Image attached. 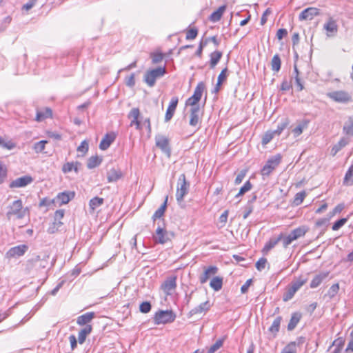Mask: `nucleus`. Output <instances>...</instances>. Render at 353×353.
Segmentation results:
<instances>
[{
	"label": "nucleus",
	"mask_w": 353,
	"mask_h": 353,
	"mask_svg": "<svg viewBox=\"0 0 353 353\" xmlns=\"http://www.w3.org/2000/svg\"><path fill=\"white\" fill-rule=\"evenodd\" d=\"M28 250V246L25 244L19 245L11 248L6 254L8 259L19 257L23 256Z\"/></svg>",
	"instance_id": "7"
},
{
	"label": "nucleus",
	"mask_w": 353,
	"mask_h": 353,
	"mask_svg": "<svg viewBox=\"0 0 353 353\" xmlns=\"http://www.w3.org/2000/svg\"><path fill=\"white\" fill-rule=\"evenodd\" d=\"M139 310L142 313H148L151 310V304L148 301H145L141 303Z\"/></svg>",
	"instance_id": "57"
},
{
	"label": "nucleus",
	"mask_w": 353,
	"mask_h": 353,
	"mask_svg": "<svg viewBox=\"0 0 353 353\" xmlns=\"http://www.w3.org/2000/svg\"><path fill=\"white\" fill-rule=\"evenodd\" d=\"M307 230L305 227H299L294 230H293L290 234L291 235L292 239L294 241L298 239L300 237L303 236L307 232Z\"/></svg>",
	"instance_id": "32"
},
{
	"label": "nucleus",
	"mask_w": 353,
	"mask_h": 353,
	"mask_svg": "<svg viewBox=\"0 0 353 353\" xmlns=\"http://www.w3.org/2000/svg\"><path fill=\"white\" fill-rule=\"evenodd\" d=\"M74 165V162H68L63 165L62 171L64 173L70 172L72 170H73Z\"/></svg>",
	"instance_id": "64"
},
{
	"label": "nucleus",
	"mask_w": 353,
	"mask_h": 353,
	"mask_svg": "<svg viewBox=\"0 0 353 353\" xmlns=\"http://www.w3.org/2000/svg\"><path fill=\"white\" fill-rule=\"evenodd\" d=\"M168 196L165 197V201L157 209L152 216V219L154 221L157 219L161 218L165 213L166 207H167V201H168Z\"/></svg>",
	"instance_id": "35"
},
{
	"label": "nucleus",
	"mask_w": 353,
	"mask_h": 353,
	"mask_svg": "<svg viewBox=\"0 0 353 353\" xmlns=\"http://www.w3.org/2000/svg\"><path fill=\"white\" fill-rule=\"evenodd\" d=\"M205 90V84L203 82H199L194 89L193 96L196 97L199 101L201 99L202 94Z\"/></svg>",
	"instance_id": "41"
},
{
	"label": "nucleus",
	"mask_w": 353,
	"mask_h": 353,
	"mask_svg": "<svg viewBox=\"0 0 353 353\" xmlns=\"http://www.w3.org/2000/svg\"><path fill=\"white\" fill-rule=\"evenodd\" d=\"M329 274V272H321L316 275H315V276L313 278V279L312 280L311 283H310V288H317L321 283L322 281L326 279L327 277Z\"/></svg>",
	"instance_id": "24"
},
{
	"label": "nucleus",
	"mask_w": 353,
	"mask_h": 353,
	"mask_svg": "<svg viewBox=\"0 0 353 353\" xmlns=\"http://www.w3.org/2000/svg\"><path fill=\"white\" fill-rule=\"evenodd\" d=\"M282 321V317L279 316L276 317L272 324V325L269 328V331L276 335L280 329V325Z\"/></svg>",
	"instance_id": "36"
},
{
	"label": "nucleus",
	"mask_w": 353,
	"mask_h": 353,
	"mask_svg": "<svg viewBox=\"0 0 353 353\" xmlns=\"http://www.w3.org/2000/svg\"><path fill=\"white\" fill-rule=\"evenodd\" d=\"M210 307H211V304H210V301H206L204 303H201L197 307H195L193 309H192L190 311L189 314H190V316H193L194 314H201L203 312L205 313L207 311H208L210 309Z\"/></svg>",
	"instance_id": "19"
},
{
	"label": "nucleus",
	"mask_w": 353,
	"mask_h": 353,
	"mask_svg": "<svg viewBox=\"0 0 353 353\" xmlns=\"http://www.w3.org/2000/svg\"><path fill=\"white\" fill-rule=\"evenodd\" d=\"M222 55V52L218 50L214 51L210 54V65L211 68H214L217 65V63L221 59Z\"/></svg>",
	"instance_id": "31"
},
{
	"label": "nucleus",
	"mask_w": 353,
	"mask_h": 353,
	"mask_svg": "<svg viewBox=\"0 0 353 353\" xmlns=\"http://www.w3.org/2000/svg\"><path fill=\"white\" fill-rule=\"evenodd\" d=\"M176 278L170 276L161 285V288L166 295H171L176 288Z\"/></svg>",
	"instance_id": "10"
},
{
	"label": "nucleus",
	"mask_w": 353,
	"mask_h": 353,
	"mask_svg": "<svg viewBox=\"0 0 353 353\" xmlns=\"http://www.w3.org/2000/svg\"><path fill=\"white\" fill-rule=\"evenodd\" d=\"M64 210H58L54 213V224L58 226H60L63 223L60 221L61 219L64 216Z\"/></svg>",
	"instance_id": "45"
},
{
	"label": "nucleus",
	"mask_w": 353,
	"mask_h": 353,
	"mask_svg": "<svg viewBox=\"0 0 353 353\" xmlns=\"http://www.w3.org/2000/svg\"><path fill=\"white\" fill-rule=\"evenodd\" d=\"M176 315L172 310H160L155 314V324H165L172 323L175 320Z\"/></svg>",
	"instance_id": "6"
},
{
	"label": "nucleus",
	"mask_w": 353,
	"mask_h": 353,
	"mask_svg": "<svg viewBox=\"0 0 353 353\" xmlns=\"http://www.w3.org/2000/svg\"><path fill=\"white\" fill-rule=\"evenodd\" d=\"M306 196V193L305 191L299 192L296 194L293 203L295 205H299L303 201Z\"/></svg>",
	"instance_id": "44"
},
{
	"label": "nucleus",
	"mask_w": 353,
	"mask_h": 353,
	"mask_svg": "<svg viewBox=\"0 0 353 353\" xmlns=\"http://www.w3.org/2000/svg\"><path fill=\"white\" fill-rule=\"evenodd\" d=\"M292 88V83L286 79H284L281 85V90L283 91H288Z\"/></svg>",
	"instance_id": "63"
},
{
	"label": "nucleus",
	"mask_w": 353,
	"mask_h": 353,
	"mask_svg": "<svg viewBox=\"0 0 353 353\" xmlns=\"http://www.w3.org/2000/svg\"><path fill=\"white\" fill-rule=\"evenodd\" d=\"M276 133L274 131H268L265 133V134L262 137L261 143L263 145H267L270 143L272 139L274 138Z\"/></svg>",
	"instance_id": "43"
},
{
	"label": "nucleus",
	"mask_w": 353,
	"mask_h": 353,
	"mask_svg": "<svg viewBox=\"0 0 353 353\" xmlns=\"http://www.w3.org/2000/svg\"><path fill=\"white\" fill-rule=\"evenodd\" d=\"M343 183L346 186L353 185V165L346 172Z\"/></svg>",
	"instance_id": "34"
},
{
	"label": "nucleus",
	"mask_w": 353,
	"mask_h": 353,
	"mask_svg": "<svg viewBox=\"0 0 353 353\" xmlns=\"http://www.w3.org/2000/svg\"><path fill=\"white\" fill-rule=\"evenodd\" d=\"M199 102V100L192 95V97L187 99L185 102V105L190 106L191 108L200 107Z\"/></svg>",
	"instance_id": "49"
},
{
	"label": "nucleus",
	"mask_w": 353,
	"mask_h": 353,
	"mask_svg": "<svg viewBox=\"0 0 353 353\" xmlns=\"http://www.w3.org/2000/svg\"><path fill=\"white\" fill-rule=\"evenodd\" d=\"M95 316V313L89 312L79 316L77 319V323L79 325H88Z\"/></svg>",
	"instance_id": "20"
},
{
	"label": "nucleus",
	"mask_w": 353,
	"mask_h": 353,
	"mask_svg": "<svg viewBox=\"0 0 353 353\" xmlns=\"http://www.w3.org/2000/svg\"><path fill=\"white\" fill-rule=\"evenodd\" d=\"M152 61L154 64L158 63L163 60V56L161 53H153L151 54Z\"/></svg>",
	"instance_id": "62"
},
{
	"label": "nucleus",
	"mask_w": 353,
	"mask_h": 353,
	"mask_svg": "<svg viewBox=\"0 0 353 353\" xmlns=\"http://www.w3.org/2000/svg\"><path fill=\"white\" fill-rule=\"evenodd\" d=\"M139 115H140L139 110L136 108H132L128 114L129 119H131L130 125L131 126H132L134 125H136V128L137 130L141 129V124L140 121H139Z\"/></svg>",
	"instance_id": "18"
},
{
	"label": "nucleus",
	"mask_w": 353,
	"mask_h": 353,
	"mask_svg": "<svg viewBox=\"0 0 353 353\" xmlns=\"http://www.w3.org/2000/svg\"><path fill=\"white\" fill-rule=\"evenodd\" d=\"M227 72H228V68H225L222 70L221 73L218 76L217 81H218V86H221L223 81H225L227 78Z\"/></svg>",
	"instance_id": "55"
},
{
	"label": "nucleus",
	"mask_w": 353,
	"mask_h": 353,
	"mask_svg": "<svg viewBox=\"0 0 353 353\" xmlns=\"http://www.w3.org/2000/svg\"><path fill=\"white\" fill-rule=\"evenodd\" d=\"M190 183L187 181L185 174H181L178 179L176 199L181 204L183 201L184 196L188 193Z\"/></svg>",
	"instance_id": "3"
},
{
	"label": "nucleus",
	"mask_w": 353,
	"mask_h": 353,
	"mask_svg": "<svg viewBox=\"0 0 353 353\" xmlns=\"http://www.w3.org/2000/svg\"><path fill=\"white\" fill-rule=\"evenodd\" d=\"M157 243L164 244L170 240L168 232L163 228L159 226L156 230V235L154 236Z\"/></svg>",
	"instance_id": "14"
},
{
	"label": "nucleus",
	"mask_w": 353,
	"mask_h": 353,
	"mask_svg": "<svg viewBox=\"0 0 353 353\" xmlns=\"http://www.w3.org/2000/svg\"><path fill=\"white\" fill-rule=\"evenodd\" d=\"M190 125L191 126H196L200 121L201 113V107H196L190 108Z\"/></svg>",
	"instance_id": "15"
},
{
	"label": "nucleus",
	"mask_w": 353,
	"mask_h": 353,
	"mask_svg": "<svg viewBox=\"0 0 353 353\" xmlns=\"http://www.w3.org/2000/svg\"><path fill=\"white\" fill-rule=\"evenodd\" d=\"M307 282V279H302L300 277L296 281H293L291 283V286L297 292L301 286H303Z\"/></svg>",
	"instance_id": "48"
},
{
	"label": "nucleus",
	"mask_w": 353,
	"mask_h": 353,
	"mask_svg": "<svg viewBox=\"0 0 353 353\" xmlns=\"http://www.w3.org/2000/svg\"><path fill=\"white\" fill-rule=\"evenodd\" d=\"M266 263L267 259L265 258L262 257L259 259V260L256 263V268L259 271H261L265 268Z\"/></svg>",
	"instance_id": "59"
},
{
	"label": "nucleus",
	"mask_w": 353,
	"mask_h": 353,
	"mask_svg": "<svg viewBox=\"0 0 353 353\" xmlns=\"http://www.w3.org/2000/svg\"><path fill=\"white\" fill-rule=\"evenodd\" d=\"M319 14V10L314 7H310L303 10L299 16V21L312 20Z\"/></svg>",
	"instance_id": "11"
},
{
	"label": "nucleus",
	"mask_w": 353,
	"mask_h": 353,
	"mask_svg": "<svg viewBox=\"0 0 353 353\" xmlns=\"http://www.w3.org/2000/svg\"><path fill=\"white\" fill-rule=\"evenodd\" d=\"M282 239V234H280L277 238L270 239L265 245L263 252L267 254L270 250L275 247V245Z\"/></svg>",
	"instance_id": "26"
},
{
	"label": "nucleus",
	"mask_w": 353,
	"mask_h": 353,
	"mask_svg": "<svg viewBox=\"0 0 353 353\" xmlns=\"http://www.w3.org/2000/svg\"><path fill=\"white\" fill-rule=\"evenodd\" d=\"M210 285L214 291L220 290L223 286V278L220 276L213 277L210 281Z\"/></svg>",
	"instance_id": "33"
},
{
	"label": "nucleus",
	"mask_w": 353,
	"mask_h": 353,
	"mask_svg": "<svg viewBox=\"0 0 353 353\" xmlns=\"http://www.w3.org/2000/svg\"><path fill=\"white\" fill-rule=\"evenodd\" d=\"M339 285L338 283L333 284L327 292V295L330 296V298H333L339 292Z\"/></svg>",
	"instance_id": "53"
},
{
	"label": "nucleus",
	"mask_w": 353,
	"mask_h": 353,
	"mask_svg": "<svg viewBox=\"0 0 353 353\" xmlns=\"http://www.w3.org/2000/svg\"><path fill=\"white\" fill-rule=\"evenodd\" d=\"M281 159L282 156L280 154L272 156L268 159L266 163L261 170V174L263 179L270 176V174L279 166L281 162Z\"/></svg>",
	"instance_id": "2"
},
{
	"label": "nucleus",
	"mask_w": 353,
	"mask_h": 353,
	"mask_svg": "<svg viewBox=\"0 0 353 353\" xmlns=\"http://www.w3.org/2000/svg\"><path fill=\"white\" fill-rule=\"evenodd\" d=\"M74 192L59 193L57 196V201L60 205L67 204L74 197Z\"/></svg>",
	"instance_id": "25"
},
{
	"label": "nucleus",
	"mask_w": 353,
	"mask_h": 353,
	"mask_svg": "<svg viewBox=\"0 0 353 353\" xmlns=\"http://www.w3.org/2000/svg\"><path fill=\"white\" fill-rule=\"evenodd\" d=\"M33 181L32 176L25 175L13 180L9 185L10 188H24Z\"/></svg>",
	"instance_id": "9"
},
{
	"label": "nucleus",
	"mask_w": 353,
	"mask_h": 353,
	"mask_svg": "<svg viewBox=\"0 0 353 353\" xmlns=\"http://www.w3.org/2000/svg\"><path fill=\"white\" fill-rule=\"evenodd\" d=\"M344 206L343 204H339L337 205L332 212H330L329 214H328V216L331 219L332 217H333L335 214H338V213H340L343 209Z\"/></svg>",
	"instance_id": "60"
},
{
	"label": "nucleus",
	"mask_w": 353,
	"mask_h": 353,
	"mask_svg": "<svg viewBox=\"0 0 353 353\" xmlns=\"http://www.w3.org/2000/svg\"><path fill=\"white\" fill-rule=\"evenodd\" d=\"M289 119L284 118L281 121V122L279 123L276 130H274V132L276 133V134L280 135L281 132L289 125Z\"/></svg>",
	"instance_id": "39"
},
{
	"label": "nucleus",
	"mask_w": 353,
	"mask_h": 353,
	"mask_svg": "<svg viewBox=\"0 0 353 353\" xmlns=\"http://www.w3.org/2000/svg\"><path fill=\"white\" fill-rule=\"evenodd\" d=\"M323 28L327 31V36L329 37L336 35L338 32V25L332 17L327 19L323 26Z\"/></svg>",
	"instance_id": "12"
},
{
	"label": "nucleus",
	"mask_w": 353,
	"mask_h": 353,
	"mask_svg": "<svg viewBox=\"0 0 353 353\" xmlns=\"http://www.w3.org/2000/svg\"><path fill=\"white\" fill-rule=\"evenodd\" d=\"M165 73V67H158L147 71L144 76V81L148 86L153 87L155 85L156 80L164 76Z\"/></svg>",
	"instance_id": "5"
},
{
	"label": "nucleus",
	"mask_w": 353,
	"mask_h": 353,
	"mask_svg": "<svg viewBox=\"0 0 353 353\" xmlns=\"http://www.w3.org/2000/svg\"><path fill=\"white\" fill-rule=\"evenodd\" d=\"M7 208L6 216L9 220L12 218L22 219L30 213L29 208L23 207L21 199L14 201Z\"/></svg>",
	"instance_id": "1"
},
{
	"label": "nucleus",
	"mask_w": 353,
	"mask_h": 353,
	"mask_svg": "<svg viewBox=\"0 0 353 353\" xmlns=\"http://www.w3.org/2000/svg\"><path fill=\"white\" fill-rule=\"evenodd\" d=\"M121 176L122 172L120 170L112 168L107 172V179L109 183L115 182Z\"/></svg>",
	"instance_id": "23"
},
{
	"label": "nucleus",
	"mask_w": 353,
	"mask_h": 353,
	"mask_svg": "<svg viewBox=\"0 0 353 353\" xmlns=\"http://www.w3.org/2000/svg\"><path fill=\"white\" fill-rule=\"evenodd\" d=\"M52 110L50 108H45L42 110L37 112L36 121H42L44 119L52 117Z\"/></svg>",
	"instance_id": "27"
},
{
	"label": "nucleus",
	"mask_w": 353,
	"mask_h": 353,
	"mask_svg": "<svg viewBox=\"0 0 353 353\" xmlns=\"http://www.w3.org/2000/svg\"><path fill=\"white\" fill-rule=\"evenodd\" d=\"M281 60L279 54H275L271 61V68L274 72H279L281 69Z\"/></svg>",
	"instance_id": "38"
},
{
	"label": "nucleus",
	"mask_w": 353,
	"mask_h": 353,
	"mask_svg": "<svg viewBox=\"0 0 353 353\" xmlns=\"http://www.w3.org/2000/svg\"><path fill=\"white\" fill-rule=\"evenodd\" d=\"M7 176V169L2 163H0V184L2 183Z\"/></svg>",
	"instance_id": "61"
},
{
	"label": "nucleus",
	"mask_w": 353,
	"mask_h": 353,
	"mask_svg": "<svg viewBox=\"0 0 353 353\" xmlns=\"http://www.w3.org/2000/svg\"><path fill=\"white\" fill-rule=\"evenodd\" d=\"M115 139L116 135L114 133L112 132L106 134L100 142L99 148L101 150H107L110 146V145L114 142Z\"/></svg>",
	"instance_id": "17"
},
{
	"label": "nucleus",
	"mask_w": 353,
	"mask_h": 353,
	"mask_svg": "<svg viewBox=\"0 0 353 353\" xmlns=\"http://www.w3.org/2000/svg\"><path fill=\"white\" fill-rule=\"evenodd\" d=\"M225 9L226 6H220L216 11L213 12L210 14L209 19L212 22L219 21L221 19Z\"/></svg>",
	"instance_id": "30"
},
{
	"label": "nucleus",
	"mask_w": 353,
	"mask_h": 353,
	"mask_svg": "<svg viewBox=\"0 0 353 353\" xmlns=\"http://www.w3.org/2000/svg\"><path fill=\"white\" fill-rule=\"evenodd\" d=\"M47 143H48V141H45V140H42L39 142H37L36 143H34V147H33L34 151L37 153L42 152L44 150L46 144Z\"/></svg>",
	"instance_id": "50"
},
{
	"label": "nucleus",
	"mask_w": 353,
	"mask_h": 353,
	"mask_svg": "<svg viewBox=\"0 0 353 353\" xmlns=\"http://www.w3.org/2000/svg\"><path fill=\"white\" fill-rule=\"evenodd\" d=\"M301 318L302 314L301 312H296L292 313L290 322L288 325V330H293L296 327L297 324L299 323Z\"/></svg>",
	"instance_id": "22"
},
{
	"label": "nucleus",
	"mask_w": 353,
	"mask_h": 353,
	"mask_svg": "<svg viewBox=\"0 0 353 353\" xmlns=\"http://www.w3.org/2000/svg\"><path fill=\"white\" fill-rule=\"evenodd\" d=\"M296 291L290 285L287 289L283 294V300L284 301H288L292 299Z\"/></svg>",
	"instance_id": "42"
},
{
	"label": "nucleus",
	"mask_w": 353,
	"mask_h": 353,
	"mask_svg": "<svg viewBox=\"0 0 353 353\" xmlns=\"http://www.w3.org/2000/svg\"><path fill=\"white\" fill-rule=\"evenodd\" d=\"M198 34V30L196 28H192V29H190L189 30H188L187 33H186V39L187 40H190V39H194L196 37Z\"/></svg>",
	"instance_id": "58"
},
{
	"label": "nucleus",
	"mask_w": 353,
	"mask_h": 353,
	"mask_svg": "<svg viewBox=\"0 0 353 353\" xmlns=\"http://www.w3.org/2000/svg\"><path fill=\"white\" fill-rule=\"evenodd\" d=\"M223 344V339H219L213 344L208 350V353H214L218 350Z\"/></svg>",
	"instance_id": "52"
},
{
	"label": "nucleus",
	"mask_w": 353,
	"mask_h": 353,
	"mask_svg": "<svg viewBox=\"0 0 353 353\" xmlns=\"http://www.w3.org/2000/svg\"><path fill=\"white\" fill-rule=\"evenodd\" d=\"M178 97H174L171 99L169 106L167 109L165 116V121H169L173 117L174 112L176 110L177 104H178Z\"/></svg>",
	"instance_id": "16"
},
{
	"label": "nucleus",
	"mask_w": 353,
	"mask_h": 353,
	"mask_svg": "<svg viewBox=\"0 0 353 353\" xmlns=\"http://www.w3.org/2000/svg\"><path fill=\"white\" fill-rule=\"evenodd\" d=\"M343 132L347 136L353 137V114L348 117L343 126Z\"/></svg>",
	"instance_id": "21"
},
{
	"label": "nucleus",
	"mask_w": 353,
	"mask_h": 353,
	"mask_svg": "<svg viewBox=\"0 0 353 353\" xmlns=\"http://www.w3.org/2000/svg\"><path fill=\"white\" fill-rule=\"evenodd\" d=\"M348 138L343 137L339 142L335 144L332 148V154L334 156L338 152H339L343 148L346 146L349 143Z\"/></svg>",
	"instance_id": "29"
},
{
	"label": "nucleus",
	"mask_w": 353,
	"mask_h": 353,
	"mask_svg": "<svg viewBox=\"0 0 353 353\" xmlns=\"http://www.w3.org/2000/svg\"><path fill=\"white\" fill-rule=\"evenodd\" d=\"M347 221V219L346 218H342L339 219L333 224L332 228V230L334 231L339 230L342 226H343L346 223Z\"/></svg>",
	"instance_id": "54"
},
{
	"label": "nucleus",
	"mask_w": 353,
	"mask_h": 353,
	"mask_svg": "<svg viewBox=\"0 0 353 353\" xmlns=\"http://www.w3.org/2000/svg\"><path fill=\"white\" fill-rule=\"evenodd\" d=\"M92 325H87L84 328L79 331L78 341L80 344H83L85 342L87 336L92 332Z\"/></svg>",
	"instance_id": "28"
},
{
	"label": "nucleus",
	"mask_w": 353,
	"mask_h": 353,
	"mask_svg": "<svg viewBox=\"0 0 353 353\" xmlns=\"http://www.w3.org/2000/svg\"><path fill=\"white\" fill-rule=\"evenodd\" d=\"M103 201L104 200L103 198H100L98 196L92 199L89 202L90 209L92 211L95 210L97 208H99L103 203Z\"/></svg>",
	"instance_id": "40"
},
{
	"label": "nucleus",
	"mask_w": 353,
	"mask_h": 353,
	"mask_svg": "<svg viewBox=\"0 0 353 353\" xmlns=\"http://www.w3.org/2000/svg\"><path fill=\"white\" fill-rule=\"evenodd\" d=\"M156 145L168 157H170L171 150L169 146V140L167 137L161 135L155 137Z\"/></svg>",
	"instance_id": "8"
},
{
	"label": "nucleus",
	"mask_w": 353,
	"mask_h": 353,
	"mask_svg": "<svg viewBox=\"0 0 353 353\" xmlns=\"http://www.w3.org/2000/svg\"><path fill=\"white\" fill-rule=\"evenodd\" d=\"M296 346L295 342H291L283 348L281 353H296Z\"/></svg>",
	"instance_id": "47"
},
{
	"label": "nucleus",
	"mask_w": 353,
	"mask_h": 353,
	"mask_svg": "<svg viewBox=\"0 0 353 353\" xmlns=\"http://www.w3.org/2000/svg\"><path fill=\"white\" fill-rule=\"evenodd\" d=\"M218 272V268L216 266L211 265L208 268H204V272L199 276V281L201 284H203L208 281V280L215 275Z\"/></svg>",
	"instance_id": "13"
},
{
	"label": "nucleus",
	"mask_w": 353,
	"mask_h": 353,
	"mask_svg": "<svg viewBox=\"0 0 353 353\" xmlns=\"http://www.w3.org/2000/svg\"><path fill=\"white\" fill-rule=\"evenodd\" d=\"M327 97L336 103L343 104H347L353 101L351 94L343 90L330 92Z\"/></svg>",
	"instance_id": "4"
},
{
	"label": "nucleus",
	"mask_w": 353,
	"mask_h": 353,
	"mask_svg": "<svg viewBox=\"0 0 353 353\" xmlns=\"http://www.w3.org/2000/svg\"><path fill=\"white\" fill-rule=\"evenodd\" d=\"M102 161L101 158L98 156H92L88 159L87 166L89 169H92L101 164Z\"/></svg>",
	"instance_id": "37"
},
{
	"label": "nucleus",
	"mask_w": 353,
	"mask_h": 353,
	"mask_svg": "<svg viewBox=\"0 0 353 353\" xmlns=\"http://www.w3.org/2000/svg\"><path fill=\"white\" fill-rule=\"evenodd\" d=\"M88 142L86 140L83 141L80 145L77 148V151L85 154L88 151Z\"/></svg>",
	"instance_id": "56"
},
{
	"label": "nucleus",
	"mask_w": 353,
	"mask_h": 353,
	"mask_svg": "<svg viewBox=\"0 0 353 353\" xmlns=\"http://www.w3.org/2000/svg\"><path fill=\"white\" fill-rule=\"evenodd\" d=\"M252 187V185L251 183L250 182V181H247L244 183V185L241 188L239 193L236 195V197H239L241 195H243L245 193H246L247 192L250 190Z\"/></svg>",
	"instance_id": "46"
},
{
	"label": "nucleus",
	"mask_w": 353,
	"mask_h": 353,
	"mask_svg": "<svg viewBox=\"0 0 353 353\" xmlns=\"http://www.w3.org/2000/svg\"><path fill=\"white\" fill-rule=\"evenodd\" d=\"M0 145L2 146L3 148L8 149V150H12L15 148V144L11 141H6L2 137H0Z\"/></svg>",
	"instance_id": "51"
}]
</instances>
